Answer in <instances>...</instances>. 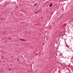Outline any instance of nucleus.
<instances>
[{
	"label": "nucleus",
	"instance_id": "1",
	"mask_svg": "<svg viewBox=\"0 0 73 73\" xmlns=\"http://www.w3.org/2000/svg\"><path fill=\"white\" fill-rule=\"evenodd\" d=\"M49 7H52V3H50V5L49 6Z\"/></svg>",
	"mask_w": 73,
	"mask_h": 73
},
{
	"label": "nucleus",
	"instance_id": "2",
	"mask_svg": "<svg viewBox=\"0 0 73 73\" xmlns=\"http://www.w3.org/2000/svg\"><path fill=\"white\" fill-rule=\"evenodd\" d=\"M20 40H21V41H25V40L24 39H20Z\"/></svg>",
	"mask_w": 73,
	"mask_h": 73
},
{
	"label": "nucleus",
	"instance_id": "3",
	"mask_svg": "<svg viewBox=\"0 0 73 73\" xmlns=\"http://www.w3.org/2000/svg\"><path fill=\"white\" fill-rule=\"evenodd\" d=\"M9 40H11V39H12V38H10V37H9Z\"/></svg>",
	"mask_w": 73,
	"mask_h": 73
},
{
	"label": "nucleus",
	"instance_id": "4",
	"mask_svg": "<svg viewBox=\"0 0 73 73\" xmlns=\"http://www.w3.org/2000/svg\"><path fill=\"white\" fill-rule=\"evenodd\" d=\"M39 11H38L37 12H35V13H37V12H38Z\"/></svg>",
	"mask_w": 73,
	"mask_h": 73
},
{
	"label": "nucleus",
	"instance_id": "5",
	"mask_svg": "<svg viewBox=\"0 0 73 73\" xmlns=\"http://www.w3.org/2000/svg\"><path fill=\"white\" fill-rule=\"evenodd\" d=\"M36 5H37V4H35L34 6H36Z\"/></svg>",
	"mask_w": 73,
	"mask_h": 73
},
{
	"label": "nucleus",
	"instance_id": "6",
	"mask_svg": "<svg viewBox=\"0 0 73 73\" xmlns=\"http://www.w3.org/2000/svg\"><path fill=\"white\" fill-rule=\"evenodd\" d=\"M9 70H11V69H9Z\"/></svg>",
	"mask_w": 73,
	"mask_h": 73
},
{
	"label": "nucleus",
	"instance_id": "7",
	"mask_svg": "<svg viewBox=\"0 0 73 73\" xmlns=\"http://www.w3.org/2000/svg\"><path fill=\"white\" fill-rule=\"evenodd\" d=\"M67 47H68V48H69V47L68 46H67Z\"/></svg>",
	"mask_w": 73,
	"mask_h": 73
},
{
	"label": "nucleus",
	"instance_id": "8",
	"mask_svg": "<svg viewBox=\"0 0 73 73\" xmlns=\"http://www.w3.org/2000/svg\"><path fill=\"white\" fill-rule=\"evenodd\" d=\"M18 61H19V60H18Z\"/></svg>",
	"mask_w": 73,
	"mask_h": 73
}]
</instances>
